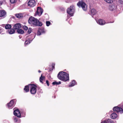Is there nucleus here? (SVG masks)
Here are the masks:
<instances>
[{
    "mask_svg": "<svg viewBox=\"0 0 123 123\" xmlns=\"http://www.w3.org/2000/svg\"><path fill=\"white\" fill-rule=\"evenodd\" d=\"M46 83L47 84V85H48V86H49V81L48 80H47L46 81Z\"/></svg>",
    "mask_w": 123,
    "mask_h": 123,
    "instance_id": "nucleus-35",
    "label": "nucleus"
},
{
    "mask_svg": "<svg viewBox=\"0 0 123 123\" xmlns=\"http://www.w3.org/2000/svg\"><path fill=\"white\" fill-rule=\"evenodd\" d=\"M28 22L30 24L36 26H41L42 25V22L34 17H31L29 18Z\"/></svg>",
    "mask_w": 123,
    "mask_h": 123,
    "instance_id": "nucleus-2",
    "label": "nucleus"
},
{
    "mask_svg": "<svg viewBox=\"0 0 123 123\" xmlns=\"http://www.w3.org/2000/svg\"><path fill=\"white\" fill-rule=\"evenodd\" d=\"M15 15L16 17L18 18H21L23 16L22 14L21 13L16 14Z\"/></svg>",
    "mask_w": 123,
    "mask_h": 123,
    "instance_id": "nucleus-20",
    "label": "nucleus"
},
{
    "mask_svg": "<svg viewBox=\"0 0 123 123\" xmlns=\"http://www.w3.org/2000/svg\"><path fill=\"white\" fill-rule=\"evenodd\" d=\"M45 30L43 28H41L39 29L37 33V35H40L44 33L45 32Z\"/></svg>",
    "mask_w": 123,
    "mask_h": 123,
    "instance_id": "nucleus-13",
    "label": "nucleus"
},
{
    "mask_svg": "<svg viewBox=\"0 0 123 123\" xmlns=\"http://www.w3.org/2000/svg\"><path fill=\"white\" fill-rule=\"evenodd\" d=\"M113 110L114 111H116L120 113H123V110L121 108L119 107L116 106L113 108Z\"/></svg>",
    "mask_w": 123,
    "mask_h": 123,
    "instance_id": "nucleus-9",
    "label": "nucleus"
},
{
    "mask_svg": "<svg viewBox=\"0 0 123 123\" xmlns=\"http://www.w3.org/2000/svg\"><path fill=\"white\" fill-rule=\"evenodd\" d=\"M46 25L47 26H49L51 24V23L49 21H47L46 22Z\"/></svg>",
    "mask_w": 123,
    "mask_h": 123,
    "instance_id": "nucleus-28",
    "label": "nucleus"
},
{
    "mask_svg": "<svg viewBox=\"0 0 123 123\" xmlns=\"http://www.w3.org/2000/svg\"><path fill=\"white\" fill-rule=\"evenodd\" d=\"M45 77L44 76H43L42 74H41V75L40 78V81L41 83H43V81L45 80Z\"/></svg>",
    "mask_w": 123,
    "mask_h": 123,
    "instance_id": "nucleus-19",
    "label": "nucleus"
},
{
    "mask_svg": "<svg viewBox=\"0 0 123 123\" xmlns=\"http://www.w3.org/2000/svg\"><path fill=\"white\" fill-rule=\"evenodd\" d=\"M97 11L94 8L91 9L89 13L92 16L96 14Z\"/></svg>",
    "mask_w": 123,
    "mask_h": 123,
    "instance_id": "nucleus-14",
    "label": "nucleus"
},
{
    "mask_svg": "<svg viewBox=\"0 0 123 123\" xmlns=\"http://www.w3.org/2000/svg\"><path fill=\"white\" fill-rule=\"evenodd\" d=\"M23 27L24 29L25 30H27L28 29V27L25 25Z\"/></svg>",
    "mask_w": 123,
    "mask_h": 123,
    "instance_id": "nucleus-32",
    "label": "nucleus"
},
{
    "mask_svg": "<svg viewBox=\"0 0 123 123\" xmlns=\"http://www.w3.org/2000/svg\"><path fill=\"white\" fill-rule=\"evenodd\" d=\"M14 111L13 113L14 115L17 116L18 117H20L21 116V114L19 110L16 108L13 109Z\"/></svg>",
    "mask_w": 123,
    "mask_h": 123,
    "instance_id": "nucleus-12",
    "label": "nucleus"
},
{
    "mask_svg": "<svg viewBox=\"0 0 123 123\" xmlns=\"http://www.w3.org/2000/svg\"><path fill=\"white\" fill-rule=\"evenodd\" d=\"M77 5L78 6L81 7L84 11H86L87 9V6L85 3L82 1L79 2Z\"/></svg>",
    "mask_w": 123,
    "mask_h": 123,
    "instance_id": "nucleus-5",
    "label": "nucleus"
},
{
    "mask_svg": "<svg viewBox=\"0 0 123 123\" xmlns=\"http://www.w3.org/2000/svg\"><path fill=\"white\" fill-rule=\"evenodd\" d=\"M32 29L31 28H29L28 30L27 31L28 33L29 34H30L31 32Z\"/></svg>",
    "mask_w": 123,
    "mask_h": 123,
    "instance_id": "nucleus-30",
    "label": "nucleus"
},
{
    "mask_svg": "<svg viewBox=\"0 0 123 123\" xmlns=\"http://www.w3.org/2000/svg\"><path fill=\"white\" fill-rule=\"evenodd\" d=\"M101 123H107V122L106 120H105L102 122Z\"/></svg>",
    "mask_w": 123,
    "mask_h": 123,
    "instance_id": "nucleus-36",
    "label": "nucleus"
},
{
    "mask_svg": "<svg viewBox=\"0 0 123 123\" xmlns=\"http://www.w3.org/2000/svg\"><path fill=\"white\" fill-rule=\"evenodd\" d=\"M14 120L15 122H16L17 121L18 119L16 117L14 118Z\"/></svg>",
    "mask_w": 123,
    "mask_h": 123,
    "instance_id": "nucleus-34",
    "label": "nucleus"
},
{
    "mask_svg": "<svg viewBox=\"0 0 123 123\" xmlns=\"http://www.w3.org/2000/svg\"><path fill=\"white\" fill-rule=\"evenodd\" d=\"M61 82L59 81V82H57L56 81H55L54 82H53L52 83V84L53 85H59L61 84Z\"/></svg>",
    "mask_w": 123,
    "mask_h": 123,
    "instance_id": "nucleus-27",
    "label": "nucleus"
},
{
    "mask_svg": "<svg viewBox=\"0 0 123 123\" xmlns=\"http://www.w3.org/2000/svg\"><path fill=\"white\" fill-rule=\"evenodd\" d=\"M105 1L108 3H112L113 0H104Z\"/></svg>",
    "mask_w": 123,
    "mask_h": 123,
    "instance_id": "nucleus-29",
    "label": "nucleus"
},
{
    "mask_svg": "<svg viewBox=\"0 0 123 123\" xmlns=\"http://www.w3.org/2000/svg\"><path fill=\"white\" fill-rule=\"evenodd\" d=\"M17 32L18 33L23 34L24 33V31L21 29H18Z\"/></svg>",
    "mask_w": 123,
    "mask_h": 123,
    "instance_id": "nucleus-25",
    "label": "nucleus"
},
{
    "mask_svg": "<svg viewBox=\"0 0 123 123\" xmlns=\"http://www.w3.org/2000/svg\"><path fill=\"white\" fill-rule=\"evenodd\" d=\"M28 5L31 7H33L36 4V0H28Z\"/></svg>",
    "mask_w": 123,
    "mask_h": 123,
    "instance_id": "nucleus-7",
    "label": "nucleus"
},
{
    "mask_svg": "<svg viewBox=\"0 0 123 123\" xmlns=\"http://www.w3.org/2000/svg\"><path fill=\"white\" fill-rule=\"evenodd\" d=\"M16 101V99H13L11 100L10 102L8 103L7 106L8 108L9 109L12 108L14 106L15 102Z\"/></svg>",
    "mask_w": 123,
    "mask_h": 123,
    "instance_id": "nucleus-6",
    "label": "nucleus"
},
{
    "mask_svg": "<svg viewBox=\"0 0 123 123\" xmlns=\"http://www.w3.org/2000/svg\"><path fill=\"white\" fill-rule=\"evenodd\" d=\"M75 11V8L74 6H71L67 10V13L69 14L71 16H73Z\"/></svg>",
    "mask_w": 123,
    "mask_h": 123,
    "instance_id": "nucleus-4",
    "label": "nucleus"
},
{
    "mask_svg": "<svg viewBox=\"0 0 123 123\" xmlns=\"http://www.w3.org/2000/svg\"><path fill=\"white\" fill-rule=\"evenodd\" d=\"M29 87L30 88V92L31 94H34L37 92L36 86L34 84H29Z\"/></svg>",
    "mask_w": 123,
    "mask_h": 123,
    "instance_id": "nucleus-3",
    "label": "nucleus"
},
{
    "mask_svg": "<svg viewBox=\"0 0 123 123\" xmlns=\"http://www.w3.org/2000/svg\"><path fill=\"white\" fill-rule=\"evenodd\" d=\"M41 71L40 70H39L38 71V72H39V73H40L41 72Z\"/></svg>",
    "mask_w": 123,
    "mask_h": 123,
    "instance_id": "nucleus-40",
    "label": "nucleus"
},
{
    "mask_svg": "<svg viewBox=\"0 0 123 123\" xmlns=\"http://www.w3.org/2000/svg\"><path fill=\"white\" fill-rule=\"evenodd\" d=\"M21 27L20 24L19 23H17L15 24L13 26V28L15 29H18Z\"/></svg>",
    "mask_w": 123,
    "mask_h": 123,
    "instance_id": "nucleus-16",
    "label": "nucleus"
},
{
    "mask_svg": "<svg viewBox=\"0 0 123 123\" xmlns=\"http://www.w3.org/2000/svg\"><path fill=\"white\" fill-rule=\"evenodd\" d=\"M2 30V28L0 27V33H1V31Z\"/></svg>",
    "mask_w": 123,
    "mask_h": 123,
    "instance_id": "nucleus-37",
    "label": "nucleus"
},
{
    "mask_svg": "<svg viewBox=\"0 0 123 123\" xmlns=\"http://www.w3.org/2000/svg\"><path fill=\"white\" fill-rule=\"evenodd\" d=\"M11 26L10 25L6 24L5 26V28L6 29H7L11 28Z\"/></svg>",
    "mask_w": 123,
    "mask_h": 123,
    "instance_id": "nucleus-23",
    "label": "nucleus"
},
{
    "mask_svg": "<svg viewBox=\"0 0 123 123\" xmlns=\"http://www.w3.org/2000/svg\"><path fill=\"white\" fill-rule=\"evenodd\" d=\"M2 4V2L1 1H0V6Z\"/></svg>",
    "mask_w": 123,
    "mask_h": 123,
    "instance_id": "nucleus-38",
    "label": "nucleus"
},
{
    "mask_svg": "<svg viewBox=\"0 0 123 123\" xmlns=\"http://www.w3.org/2000/svg\"><path fill=\"white\" fill-rule=\"evenodd\" d=\"M33 38L30 35L27 36L26 38L25 44L27 45L29 44L33 40Z\"/></svg>",
    "mask_w": 123,
    "mask_h": 123,
    "instance_id": "nucleus-8",
    "label": "nucleus"
},
{
    "mask_svg": "<svg viewBox=\"0 0 123 123\" xmlns=\"http://www.w3.org/2000/svg\"><path fill=\"white\" fill-rule=\"evenodd\" d=\"M8 32L10 34H12L14 33L15 32V31L13 29H11L8 31Z\"/></svg>",
    "mask_w": 123,
    "mask_h": 123,
    "instance_id": "nucleus-24",
    "label": "nucleus"
},
{
    "mask_svg": "<svg viewBox=\"0 0 123 123\" xmlns=\"http://www.w3.org/2000/svg\"><path fill=\"white\" fill-rule=\"evenodd\" d=\"M5 26V25H1V26Z\"/></svg>",
    "mask_w": 123,
    "mask_h": 123,
    "instance_id": "nucleus-39",
    "label": "nucleus"
},
{
    "mask_svg": "<svg viewBox=\"0 0 123 123\" xmlns=\"http://www.w3.org/2000/svg\"><path fill=\"white\" fill-rule=\"evenodd\" d=\"M117 117V114L115 113L112 114L111 116V117L113 119L116 118Z\"/></svg>",
    "mask_w": 123,
    "mask_h": 123,
    "instance_id": "nucleus-17",
    "label": "nucleus"
},
{
    "mask_svg": "<svg viewBox=\"0 0 123 123\" xmlns=\"http://www.w3.org/2000/svg\"><path fill=\"white\" fill-rule=\"evenodd\" d=\"M107 122V123H114V122L110 119H108L106 120Z\"/></svg>",
    "mask_w": 123,
    "mask_h": 123,
    "instance_id": "nucleus-26",
    "label": "nucleus"
},
{
    "mask_svg": "<svg viewBox=\"0 0 123 123\" xmlns=\"http://www.w3.org/2000/svg\"><path fill=\"white\" fill-rule=\"evenodd\" d=\"M5 12L3 10L0 11V17L4 16L6 15Z\"/></svg>",
    "mask_w": 123,
    "mask_h": 123,
    "instance_id": "nucleus-18",
    "label": "nucleus"
},
{
    "mask_svg": "<svg viewBox=\"0 0 123 123\" xmlns=\"http://www.w3.org/2000/svg\"><path fill=\"white\" fill-rule=\"evenodd\" d=\"M29 85L28 86H26L25 87V88H24V90L26 92H27L29 91Z\"/></svg>",
    "mask_w": 123,
    "mask_h": 123,
    "instance_id": "nucleus-21",
    "label": "nucleus"
},
{
    "mask_svg": "<svg viewBox=\"0 0 123 123\" xmlns=\"http://www.w3.org/2000/svg\"><path fill=\"white\" fill-rule=\"evenodd\" d=\"M76 83L74 80H73L70 83L69 86H74L76 84Z\"/></svg>",
    "mask_w": 123,
    "mask_h": 123,
    "instance_id": "nucleus-22",
    "label": "nucleus"
},
{
    "mask_svg": "<svg viewBox=\"0 0 123 123\" xmlns=\"http://www.w3.org/2000/svg\"><path fill=\"white\" fill-rule=\"evenodd\" d=\"M43 12V10L41 7H38L36 12V15H38L39 16H40L42 14Z\"/></svg>",
    "mask_w": 123,
    "mask_h": 123,
    "instance_id": "nucleus-10",
    "label": "nucleus"
},
{
    "mask_svg": "<svg viewBox=\"0 0 123 123\" xmlns=\"http://www.w3.org/2000/svg\"><path fill=\"white\" fill-rule=\"evenodd\" d=\"M55 65V63H53L52 64V68H54Z\"/></svg>",
    "mask_w": 123,
    "mask_h": 123,
    "instance_id": "nucleus-33",
    "label": "nucleus"
},
{
    "mask_svg": "<svg viewBox=\"0 0 123 123\" xmlns=\"http://www.w3.org/2000/svg\"><path fill=\"white\" fill-rule=\"evenodd\" d=\"M116 8V6L114 5H111L109 7V9L111 11H113L115 10Z\"/></svg>",
    "mask_w": 123,
    "mask_h": 123,
    "instance_id": "nucleus-15",
    "label": "nucleus"
},
{
    "mask_svg": "<svg viewBox=\"0 0 123 123\" xmlns=\"http://www.w3.org/2000/svg\"><path fill=\"white\" fill-rule=\"evenodd\" d=\"M57 76L58 78L62 81L66 82L69 80V74L64 72H60Z\"/></svg>",
    "mask_w": 123,
    "mask_h": 123,
    "instance_id": "nucleus-1",
    "label": "nucleus"
},
{
    "mask_svg": "<svg viewBox=\"0 0 123 123\" xmlns=\"http://www.w3.org/2000/svg\"><path fill=\"white\" fill-rule=\"evenodd\" d=\"M96 21L98 24L100 25H103L106 23V22L104 20L102 19L96 20Z\"/></svg>",
    "mask_w": 123,
    "mask_h": 123,
    "instance_id": "nucleus-11",
    "label": "nucleus"
},
{
    "mask_svg": "<svg viewBox=\"0 0 123 123\" xmlns=\"http://www.w3.org/2000/svg\"><path fill=\"white\" fill-rule=\"evenodd\" d=\"M17 0H10V2L12 3H14Z\"/></svg>",
    "mask_w": 123,
    "mask_h": 123,
    "instance_id": "nucleus-31",
    "label": "nucleus"
}]
</instances>
